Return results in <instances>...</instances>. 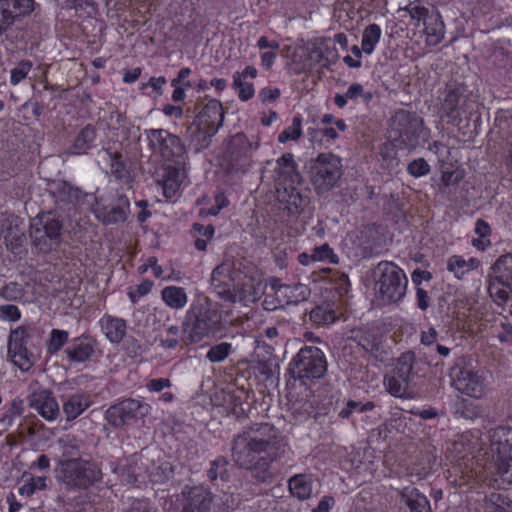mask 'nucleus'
Returning a JSON list of instances; mask_svg holds the SVG:
<instances>
[{
  "label": "nucleus",
  "mask_w": 512,
  "mask_h": 512,
  "mask_svg": "<svg viewBox=\"0 0 512 512\" xmlns=\"http://www.w3.org/2000/svg\"><path fill=\"white\" fill-rule=\"evenodd\" d=\"M288 451L287 439L274 425L259 423L246 428L234 438L231 456L236 465L251 471L257 481L265 482L271 476V464Z\"/></svg>",
  "instance_id": "nucleus-1"
},
{
  "label": "nucleus",
  "mask_w": 512,
  "mask_h": 512,
  "mask_svg": "<svg viewBox=\"0 0 512 512\" xmlns=\"http://www.w3.org/2000/svg\"><path fill=\"white\" fill-rule=\"evenodd\" d=\"M416 355L413 351L402 353L393 368L384 376L383 384L386 391L393 397L401 399L413 398L414 379L417 376Z\"/></svg>",
  "instance_id": "nucleus-2"
},
{
  "label": "nucleus",
  "mask_w": 512,
  "mask_h": 512,
  "mask_svg": "<svg viewBox=\"0 0 512 512\" xmlns=\"http://www.w3.org/2000/svg\"><path fill=\"white\" fill-rule=\"evenodd\" d=\"M380 299L384 303H397L406 295L408 279L404 271L393 262L381 261L373 270Z\"/></svg>",
  "instance_id": "nucleus-3"
},
{
  "label": "nucleus",
  "mask_w": 512,
  "mask_h": 512,
  "mask_svg": "<svg viewBox=\"0 0 512 512\" xmlns=\"http://www.w3.org/2000/svg\"><path fill=\"white\" fill-rule=\"evenodd\" d=\"M328 363L324 352L316 346H304L292 358L289 374L302 384L321 379L327 372Z\"/></svg>",
  "instance_id": "nucleus-4"
},
{
  "label": "nucleus",
  "mask_w": 512,
  "mask_h": 512,
  "mask_svg": "<svg viewBox=\"0 0 512 512\" xmlns=\"http://www.w3.org/2000/svg\"><path fill=\"white\" fill-rule=\"evenodd\" d=\"M217 312L206 304H193L181 325V341L185 346L197 344L208 337L217 324Z\"/></svg>",
  "instance_id": "nucleus-5"
},
{
  "label": "nucleus",
  "mask_w": 512,
  "mask_h": 512,
  "mask_svg": "<svg viewBox=\"0 0 512 512\" xmlns=\"http://www.w3.org/2000/svg\"><path fill=\"white\" fill-rule=\"evenodd\" d=\"M62 230L63 222L52 212L37 215L29 225L32 246L41 253L52 251L61 242Z\"/></svg>",
  "instance_id": "nucleus-6"
},
{
  "label": "nucleus",
  "mask_w": 512,
  "mask_h": 512,
  "mask_svg": "<svg viewBox=\"0 0 512 512\" xmlns=\"http://www.w3.org/2000/svg\"><path fill=\"white\" fill-rule=\"evenodd\" d=\"M149 149L162 160L175 165H185L188 158L185 144L181 138L168 130L148 129L145 130Z\"/></svg>",
  "instance_id": "nucleus-7"
},
{
  "label": "nucleus",
  "mask_w": 512,
  "mask_h": 512,
  "mask_svg": "<svg viewBox=\"0 0 512 512\" xmlns=\"http://www.w3.org/2000/svg\"><path fill=\"white\" fill-rule=\"evenodd\" d=\"M40 338L39 330L32 325H21L10 331L8 357L21 371H28L34 364L33 339Z\"/></svg>",
  "instance_id": "nucleus-8"
},
{
  "label": "nucleus",
  "mask_w": 512,
  "mask_h": 512,
  "mask_svg": "<svg viewBox=\"0 0 512 512\" xmlns=\"http://www.w3.org/2000/svg\"><path fill=\"white\" fill-rule=\"evenodd\" d=\"M343 174L341 159L332 153H320L310 164V180L318 194L333 189Z\"/></svg>",
  "instance_id": "nucleus-9"
},
{
  "label": "nucleus",
  "mask_w": 512,
  "mask_h": 512,
  "mask_svg": "<svg viewBox=\"0 0 512 512\" xmlns=\"http://www.w3.org/2000/svg\"><path fill=\"white\" fill-rule=\"evenodd\" d=\"M487 291L492 301L504 309L512 298V253L500 256L492 266Z\"/></svg>",
  "instance_id": "nucleus-10"
},
{
  "label": "nucleus",
  "mask_w": 512,
  "mask_h": 512,
  "mask_svg": "<svg viewBox=\"0 0 512 512\" xmlns=\"http://www.w3.org/2000/svg\"><path fill=\"white\" fill-rule=\"evenodd\" d=\"M61 474L67 486L78 489H86L102 478V471L96 462L80 457L63 461Z\"/></svg>",
  "instance_id": "nucleus-11"
},
{
  "label": "nucleus",
  "mask_w": 512,
  "mask_h": 512,
  "mask_svg": "<svg viewBox=\"0 0 512 512\" xmlns=\"http://www.w3.org/2000/svg\"><path fill=\"white\" fill-rule=\"evenodd\" d=\"M391 132L400 146L413 149L424 138L423 119L416 113L399 110L391 118Z\"/></svg>",
  "instance_id": "nucleus-12"
},
{
  "label": "nucleus",
  "mask_w": 512,
  "mask_h": 512,
  "mask_svg": "<svg viewBox=\"0 0 512 512\" xmlns=\"http://www.w3.org/2000/svg\"><path fill=\"white\" fill-rule=\"evenodd\" d=\"M151 406L134 398H124L111 405L105 412L108 423L120 429L144 420L150 414Z\"/></svg>",
  "instance_id": "nucleus-13"
},
{
  "label": "nucleus",
  "mask_w": 512,
  "mask_h": 512,
  "mask_svg": "<svg viewBox=\"0 0 512 512\" xmlns=\"http://www.w3.org/2000/svg\"><path fill=\"white\" fill-rule=\"evenodd\" d=\"M473 105L474 101L465 93L464 87L450 84L443 92L440 115L446 117L449 123L459 125L469 118Z\"/></svg>",
  "instance_id": "nucleus-14"
},
{
  "label": "nucleus",
  "mask_w": 512,
  "mask_h": 512,
  "mask_svg": "<svg viewBox=\"0 0 512 512\" xmlns=\"http://www.w3.org/2000/svg\"><path fill=\"white\" fill-rule=\"evenodd\" d=\"M452 386L469 397L480 398L484 393L482 378L472 369L455 364L450 370Z\"/></svg>",
  "instance_id": "nucleus-15"
},
{
  "label": "nucleus",
  "mask_w": 512,
  "mask_h": 512,
  "mask_svg": "<svg viewBox=\"0 0 512 512\" xmlns=\"http://www.w3.org/2000/svg\"><path fill=\"white\" fill-rule=\"evenodd\" d=\"M34 0H0V36L34 10Z\"/></svg>",
  "instance_id": "nucleus-16"
},
{
  "label": "nucleus",
  "mask_w": 512,
  "mask_h": 512,
  "mask_svg": "<svg viewBox=\"0 0 512 512\" xmlns=\"http://www.w3.org/2000/svg\"><path fill=\"white\" fill-rule=\"evenodd\" d=\"M228 262L224 261L217 265L210 278V286L212 291L223 301L234 303L236 302L235 283L231 274L229 273Z\"/></svg>",
  "instance_id": "nucleus-17"
},
{
  "label": "nucleus",
  "mask_w": 512,
  "mask_h": 512,
  "mask_svg": "<svg viewBox=\"0 0 512 512\" xmlns=\"http://www.w3.org/2000/svg\"><path fill=\"white\" fill-rule=\"evenodd\" d=\"M197 129L203 131L205 137L211 138L223 125L224 110L219 100H209L198 114Z\"/></svg>",
  "instance_id": "nucleus-18"
},
{
  "label": "nucleus",
  "mask_w": 512,
  "mask_h": 512,
  "mask_svg": "<svg viewBox=\"0 0 512 512\" xmlns=\"http://www.w3.org/2000/svg\"><path fill=\"white\" fill-rule=\"evenodd\" d=\"M139 469H143L149 480L155 484L165 483L174 473L170 462L161 459L160 455L149 453L141 455Z\"/></svg>",
  "instance_id": "nucleus-19"
},
{
  "label": "nucleus",
  "mask_w": 512,
  "mask_h": 512,
  "mask_svg": "<svg viewBox=\"0 0 512 512\" xmlns=\"http://www.w3.org/2000/svg\"><path fill=\"white\" fill-rule=\"evenodd\" d=\"M130 213V202L126 195L118 194L110 205L98 206L95 209L96 218L104 225L125 222Z\"/></svg>",
  "instance_id": "nucleus-20"
},
{
  "label": "nucleus",
  "mask_w": 512,
  "mask_h": 512,
  "mask_svg": "<svg viewBox=\"0 0 512 512\" xmlns=\"http://www.w3.org/2000/svg\"><path fill=\"white\" fill-rule=\"evenodd\" d=\"M28 405L47 421H53L60 415L59 405L53 393L48 389L33 391L27 398Z\"/></svg>",
  "instance_id": "nucleus-21"
},
{
  "label": "nucleus",
  "mask_w": 512,
  "mask_h": 512,
  "mask_svg": "<svg viewBox=\"0 0 512 512\" xmlns=\"http://www.w3.org/2000/svg\"><path fill=\"white\" fill-rule=\"evenodd\" d=\"M277 197L289 215H299L310 202L308 193L302 192L295 184L278 188Z\"/></svg>",
  "instance_id": "nucleus-22"
},
{
  "label": "nucleus",
  "mask_w": 512,
  "mask_h": 512,
  "mask_svg": "<svg viewBox=\"0 0 512 512\" xmlns=\"http://www.w3.org/2000/svg\"><path fill=\"white\" fill-rule=\"evenodd\" d=\"M96 346V339L89 335H81L74 338L64 352L69 362L84 363L92 359Z\"/></svg>",
  "instance_id": "nucleus-23"
},
{
  "label": "nucleus",
  "mask_w": 512,
  "mask_h": 512,
  "mask_svg": "<svg viewBox=\"0 0 512 512\" xmlns=\"http://www.w3.org/2000/svg\"><path fill=\"white\" fill-rule=\"evenodd\" d=\"M274 173L276 190L288 186V184L294 185L301 182V175L297 171L293 155L290 153L282 155L277 160Z\"/></svg>",
  "instance_id": "nucleus-24"
},
{
  "label": "nucleus",
  "mask_w": 512,
  "mask_h": 512,
  "mask_svg": "<svg viewBox=\"0 0 512 512\" xmlns=\"http://www.w3.org/2000/svg\"><path fill=\"white\" fill-rule=\"evenodd\" d=\"M227 262L230 270L229 273L237 288L244 290L248 287H254L257 281V269L252 263L244 259Z\"/></svg>",
  "instance_id": "nucleus-25"
},
{
  "label": "nucleus",
  "mask_w": 512,
  "mask_h": 512,
  "mask_svg": "<svg viewBox=\"0 0 512 512\" xmlns=\"http://www.w3.org/2000/svg\"><path fill=\"white\" fill-rule=\"evenodd\" d=\"M97 129L92 124L84 126L76 135L73 143L69 146L67 153L70 155H86L90 150L96 148Z\"/></svg>",
  "instance_id": "nucleus-26"
},
{
  "label": "nucleus",
  "mask_w": 512,
  "mask_h": 512,
  "mask_svg": "<svg viewBox=\"0 0 512 512\" xmlns=\"http://www.w3.org/2000/svg\"><path fill=\"white\" fill-rule=\"evenodd\" d=\"M492 447V451L496 454L495 463L498 467V473L512 482V444L506 439L493 443Z\"/></svg>",
  "instance_id": "nucleus-27"
},
{
  "label": "nucleus",
  "mask_w": 512,
  "mask_h": 512,
  "mask_svg": "<svg viewBox=\"0 0 512 512\" xmlns=\"http://www.w3.org/2000/svg\"><path fill=\"white\" fill-rule=\"evenodd\" d=\"M185 165H167L163 168L162 178L159 182L162 184L163 194L166 198H172L179 190L184 177Z\"/></svg>",
  "instance_id": "nucleus-28"
},
{
  "label": "nucleus",
  "mask_w": 512,
  "mask_h": 512,
  "mask_svg": "<svg viewBox=\"0 0 512 512\" xmlns=\"http://www.w3.org/2000/svg\"><path fill=\"white\" fill-rule=\"evenodd\" d=\"M212 503L210 492L201 486L192 487L186 494L182 512H209Z\"/></svg>",
  "instance_id": "nucleus-29"
},
{
  "label": "nucleus",
  "mask_w": 512,
  "mask_h": 512,
  "mask_svg": "<svg viewBox=\"0 0 512 512\" xmlns=\"http://www.w3.org/2000/svg\"><path fill=\"white\" fill-rule=\"evenodd\" d=\"M100 326L111 343H120L126 334V321L111 315H104L100 319Z\"/></svg>",
  "instance_id": "nucleus-30"
},
{
  "label": "nucleus",
  "mask_w": 512,
  "mask_h": 512,
  "mask_svg": "<svg viewBox=\"0 0 512 512\" xmlns=\"http://www.w3.org/2000/svg\"><path fill=\"white\" fill-rule=\"evenodd\" d=\"M400 498L410 512H432L429 500L416 488L405 487L400 492Z\"/></svg>",
  "instance_id": "nucleus-31"
},
{
  "label": "nucleus",
  "mask_w": 512,
  "mask_h": 512,
  "mask_svg": "<svg viewBox=\"0 0 512 512\" xmlns=\"http://www.w3.org/2000/svg\"><path fill=\"white\" fill-rule=\"evenodd\" d=\"M340 317V313L335 309V305L329 302H323L315 306L309 313V319L318 326H327L335 323Z\"/></svg>",
  "instance_id": "nucleus-32"
},
{
  "label": "nucleus",
  "mask_w": 512,
  "mask_h": 512,
  "mask_svg": "<svg viewBox=\"0 0 512 512\" xmlns=\"http://www.w3.org/2000/svg\"><path fill=\"white\" fill-rule=\"evenodd\" d=\"M59 202L77 204L84 200L86 193L79 187L73 186L66 181H60L55 185L53 192Z\"/></svg>",
  "instance_id": "nucleus-33"
},
{
  "label": "nucleus",
  "mask_w": 512,
  "mask_h": 512,
  "mask_svg": "<svg viewBox=\"0 0 512 512\" xmlns=\"http://www.w3.org/2000/svg\"><path fill=\"white\" fill-rule=\"evenodd\" d=\"M310 293L308 286L301 283L285 285V287L281 289V298L278 300V303L280 305H296L306 301Z\"/></svg>",
  "instance_id": "nucleus-34"
},
{
  "label": "nucleus",
  "mask_w": 512,
  "mask_h": 512,
  "mask_svg": "<svg viewBox=\"0 0 512 512\" xmlns=\"http://www.w3.org/2000/svg\"><path fill=\"white\" fill-rule=\"evenodd\" d=\"M423 24L427 35V43L431 45L439 44L445 34L444 22L439 12L430 15Z\"/></svg>",
  "instance_id": "nucleus-35"
},
{
  "label": "nucleus",
  "mask_w": 512,
  "mask_h": 512,
  "mask_svg": "<svg viewBox=\"0 0 512 512\" xmlns=\"http://www.w3.org/2000/svg\"><path fill=\"white\" fill-rule=\"evenodd\" d=\"M480 266V261L477 258H470L465 260L462 256L453 255L447 260V269L452 272L454 276L461 280L470 271L477 269Z\"/></svg>",
  "instance_id": "nucleus-36"
},
{
  "label": "nucleus",
  "mask_w": 512,
  "mask_h": 512,
  "mask_svg": "<svg viewBox=\"0 0 512 512\" xmlns=\"http://www.w3.org/2000/svg\"><path fill=\"white\" fill-rule=\"evenodd\" d=\"M90 406L89 397L84 394H73L63 403V412L68 421L76 419Z\"/></svg>",
  "instance_id": "nucleus-37"
},
{
  "label": "nucleus",
  "mask_w": 512,
  "mask_h": 512,
  "mask_svg": "<svg viewBox=\"0 0 512 512\" xmlns=\"http://www.w3.org/2000/svg\"><path fill=\"white\" fill-rule=\"evenodd\" d=\"M289 490L299 500H306L312 494V478L310 475L297 474L289 479Z\"/></svg>",
  "instance_id": "nucleus-38"
},
{
  "label": "nucleus",
  "mask_w": 512,
  "mask_h": 512,
  "mask_svg": "<svg viewBox=\"0 0 512 512\" xmlns=\"http://www.w3.org/2000/svg\"><path fill=\"white\" fill-rule=\"evenodd\" d=\"M163 301L173 309H182L188 302V296L184 288L167 286L161 291Z\"/></svg>",
  "instance_id": "nucleus-39"
},
{
  "label": "nucleus",
  "mask_w": 512,
  "mask_h": 512,
  "mask_svg": "<svg viewBox=\"0 0 512 512\" xmlns=\"http://www.w3.org/2000/svg\"><path fill=\"white\" fill-rule=\"evenodd\" d=\"M257 147V144L253 146V144L248 140V138L243 133H237L231 137L228 150L234 160L240 159L242 156L246 155L248 151Z\"/></svg>",
  "instance_id": "nucleus-40"
},
{
  "label": "nucleus",
  "mask_w": 512,
  "mask_h": 512,
  "mask_svg": "<svg viewBox=\"0 0 512 512\" xmlns=\"http://www.w3.org/2000/svg\"><path fill=\"white\" fill-rule=\"evenodd\" d=\"M26 236L17 226L8 227L5 231L4 242L9 251L13 254H20L25 243Z\"/></svg>",
  "instance_id": "nucleus-41"
},
{
  "label": "nucleus",
  "mask_w": 512,
  "mask_h": 512,
  "mask_svg": "<svg viewBox=\"0 0 512 512\" xmlns=\"http://www.w3.org/2000/svg\"><path fill=\"white\" fill-rule=\"evenodd\" d=\"M110 159V172L111 175L117 180H127L129 178L128 168L123 161L122 153L118 151H111L105 149Z\"/></svg>",
  "instance_id": "nucleus-42"
},
{
  "label": "nucleus",
  "mask_w": 512,
  "mask_h": 512,
  "mask_svg": "<svg viewBox=\"0 0 512 512\" xmlns=\"http://www.w3.org/2000/svg\"><path fill=\"white\" fill-rule=\"evenodd\" d=\"M381 28L377 24L368 25L362 35V50L365 54L370 55L373 53L376 44L381 37Z\"/></svg>",
  "instance_id": "nucleus-43"
},
{
  "label": "nucleus",
  "mask_w": 512,
  "mask_h": 512,
  "mask_svg": "<svg viewBox=\"0 0 512 512\" xmlns=\"http://www.w3.org/2000/svg\"><path fill=\"white\" fill-rule=\"evenodd\" d=\"M228 460L219 456L215 460H213L210 464V468L207 471V476L211 481H215L220 478L223 482H226L230 478V474L228 471Z\"/></svg>",
  "instance_id": "nucleus-44"
},
{
  "label": "nucleus",
  "mask_w": 512,
  "mask_h": 512,
  "mask_svg": "<svg viewBox=\"0 0 512 512\" xmlns=\"http://www.w3.org/2000/svg\"><path fill=\"white\" fill-rule=\"evenodd\" d=\"M309 57L317 64H320L323 68H329L331 64L336 62L337 53L336 51L331 50L328 46L325 48L314 47L310 51Z\"/></svg>",
  "instance_id": "nucleus-45"
},
{
  "label": "nucleus",
  "mask_w": 512,
  "mask_h": 512,
  "mask_svg": "<svg viewBox=\"0 0 512 512\" xmlns=\"http://www.w3.org/2000/svg\"><path fill=\"white\" fill-rule=\"evenodd\" d=\"M69 334L65 330L52 329L47 340V353L54 355L59 352L65 344H67Z\"/></svg>",
  "instance_id": "nucleus-46"
},
{
  "label": "nucleus",
  "mask_w": 512,
  "mask_h": 512,
  "mask_svg": "<svg viewBox=\"0 0 512 512\" xmlns=\"http://www.w3.org/2000/svg\"><path fill=\"white\" fill-rule=\"evenodd\" d=\"M302 135V118L301 116H295L292 120V125L284 129L278 135V141L280 143H286L290 140H298Z\"/></svg>",
  "instance_id": "nucleus-47"
},
{
  "label": "nucleus",
  "mask_w": 512,
  "mask_h": 512,
  "mask_svg": "<svg viewBox=\"0 0 512 512\" xmlns=\"http://www.w3.org/2000/svg\"><path fill=\"white\" fill-rule=\"evenodd\" d=\"M25 290L18 282H9L0 289V297L9 302L21 300Z\"/></svg>",
  "instance_id": "nucleus-48"
},
{
  "label": "nucleus",
  "mask_w": 512,
  "mask_h": 512,
  "mask_svg": "<svg viewBox=\"0 0 512 512\" xmlns=\"http://www.w3.org/2000/svg\"><path fill=\"white\" fill-rule=\"evenodd\" d=\"M231 352L232 345L227 342H221L208 350L206 358L212 363H218L224 361Z\"/></svg>",
  "instance_id": "nucleus-49"
},
{
  "label": "nucleus",
  "mask_w": 512,
  "mask_h": 512,
  "mask_svg": "<svg viewBox=\"0 0 512 512\" xmlns=\"http://www.w3.org/2000/svg\"><path fill=\"white\" fill-rule=\"evenodd\" d=\"M229 402L231 405L232 414L239 420L248 417V411L250 410V404L241 399L239 395L230 394Z\"/></svg>",
  "instance_id": "nucleus-50"
},
{
  "label": "nucleus",
  "mask_w": 512,
  "mask_h": 512,
  "mask_svg": "<svg viewBox=\"0 0 512 512\" xmlns=\"http://www.w3.org/2000/svg\"><path fill=\"white\" fill-rule=\"evenodd\" d=\"M313 261H328L330 264H337L339 261L338 256L334 253L333 249L327 244L317 246L312 250Z\"/></svg>",
  "instance_id": "nucleus-51"
},
{
  "label": "nucleus",
  "mask_w": 512,
  "mask_h": 512,
  "mask_svg": "<svg viewBox=\"0 0 512 512\" xmlns=\"http://www.w3.org/2000/svg\"><path fill=\"white\" fill-rule=\"evenodd\" d=\"M179 333L180 328L177 325H170L166 329L167 336L159 339L160 346L164 349H175L180 343H182Z\"/></svg>",
  "instance_id": "nucleus-52"
},
{
  "label": "nucleus",
  "mask_w": 512,
  "mask_h": 512,
  "mask_svg": "<svg viewBox=\"0 0 512 512\" xmlns=\"http://www.w3.org/2000/svg\"><path fill=\"white\" fill-rule=\"evenodd\" d=\"M233 87L238 91V97L242 101H248L254 96L253 84L240 79L238 74H233Z\"/></svg>",
  "instance_id": "nucleus-53"
},
{
  "label": "nucleus",
  "mask_w": 512,
  "mask_h": 512,
  "mask_svg": "<svg viewBox=\"0 0 512 512\" xmlns=\"http://www.w3.org/2000/svg\"><path fill=\"white\" fill-rule=\"evenodd\" d=\"M32 66L33 64L29 60L20 61L17 64V66L11 70L10 83L12 85L19 84L22 80H24L27 77L28 73L32 69Z\"/></svg>",
  "instance_id": "nucleus-54"
},
{
  "label": "nucleus",
  "mask_w": 512,
  "mask_h": 512,
  "mask_svg": "<svg viewBox=\"0 0 512 512\" xmlns=\"http://www.w3.org/2000/svg\"><path fill=\"white\" fill-rule=\"evenodd\" d=\"M359 345L371 355L378 357L381 350L380 340L373 334L365 333L359 338Z\"/></svg>",
  "instance_id": "nucleus-55"
},
{
  "label": "nucleus",
  "mask_w": 512,
  "mask_h": 512,
  "mask_svg": "<svg viewBox=\"0 0 512 512\" xmlns=\"http://www.w3.org/2000/svg\"><path fill=\"white\" fill-rule=\"evenodd\" d=\"M60 443H62L64 457H69L70 459L79 457L80 449L82 447V443L80 441L67 436L65 439H61Z\"/></svg>",
  "instance_id": "nucleus-56"
},
{
  "label": "nucleus",
  "mask_w": 512,
  "mask_h": 512,
  "mask_svg": "<svg viewBox=\"0 0 512 512\" xmlns=\"http://www.w3.org/2000/svg\"><path fill=\"white\" fill-rule=\"evenodd\" d=\"M404 10L409 13L410 17L418 22L425 20L430 16L429 10L422 6L419 1L410 2Z\"/></svg>",
  "instance_id": "nucleus-57"
},
{
  "label": "nucleus",
  "mask_w": 512,
  "mask_h": 512,
  "mask_svg": "<svg viewBox=\"0 0 512 512\" xmlns=\"http://www.w3.org/2000/svg\"><path fill=\"white\" fill-rule=\"evenodd\" d=\"M457 412L466 419H473L479 415V410L473 402L461 398L457 403Z\"/></svg>",
  "instance_id": "nucleus-58"
},
{
  "label": "nucleus",
  "mask_w": 512,
  "mask_h": 512,
  "mask_svg": "<svg viewBox=\"0 0 512 512\" xmlns=\"http://www.w3.org/2000/svg\"><path fill=\"white\" fill-rule=\"evenodd\" d=\"M407 171L414 177H421L429 173L430 166L424 158H418L408 164Z\"/></svg>",
  "instance_id": "nucleus-59"
},
{
  "label": "nucleus",
  "mask_w": 512,
  "mask_h": 512,
  "mask_svg": "<svg viewBox=\"0 0 512 512\" xmlns=\"http://www.w3.org/2000/svg\"><path fill=\"white\" fill-rule=\"evenodd\" d=\"M21 318V312L17 306L12 304L0 306V319L9 321H18Z\"/></svg>",
  "instance_id": "nucleus-60"
},
{
  "label": "nucleus",
  "mask_w": 512,
  "mask_h": 512,
  "mask_svg": "<svg viewBox=\"0 0 512 512\" xmlns=\"http://www.w3.org/2000/svg\"><path fill=\"white\" fill-rule=\"evenodd\" d=\"M125 512H158V510L149 500L136 499Z\"/></svg>",
  "instance_id": "nucleus-61"
},
{
  "label": "nucleus",
  "mask_w": 512,
  "mask_h": 512,
  "mask_svg": "<svg viewBox=\"0 0 512 512\" xmlns=\"http://www.w3.org/2000/svg\"><path fill=\"white\" fill-rule=\"evenodd\" d=\"M500 327L502 328V332L499 333L498 339L502 343H510L512 344V323L508 321V316L503 315V320L500 322Z\"/></svg>",
  "instance_id": "nucleus-62"
},
{
  "label": "nucleus",
  "mask_w": 512,
  "mask_h": 512,
  "mask_svg": "<svg viewBox=\"0 0 512 512\" xmlns=\"http://www.w3.org/2000/svg\"><path fill=\"white\" fill-rule=\"evenodd\" d=\"M281 95L279 88H263L259 92V98L263 103H272Z\"/></svg>",
  "instance_id": "nucleus-63"
},
{
  "label": "nucleus",
  "mask_w": 512,
  "mask_h": 512,
  "mask_svg": "<svg viewBox=\"0 0 512 512\" xmlns=\"http://www.w3.org/2000/svg\"><path fill=\"white\" fill-rule=\"evenodd\" d=\"M171 381L168 378L152 379L147 383V389L151 392H160L164 388L171 387Z\"/></svg>",
  "instance_id": "nucleus-64"
}]
</instances>
